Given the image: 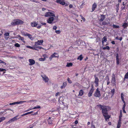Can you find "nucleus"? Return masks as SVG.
Returning <instances> with one entry per match:
<instances>
[{
	"label": "nucleus",
	"mask_w": 128,
	"mask_h": 128,
	"mask_svg": "<svg viewBox=\"0 0 128 128\" xmlns=\"http://www.w3.org/2000/svg\"><path fill=\"white\" fill-rule=\"evenodd\" d=\"M60 92H58L56 93V96H57L58 95H60Z\"/></svg>",
	"instance_id": "59"
},
{
	"label": "nucleus",
	"mask_w": 128,
	"mask_h": 128,
	"mask_svg": "<svg viewBox=\"0 0 128 128\" xmlns=\"http://www.w3.org/2000/svg\"><path fill=\"white\" fill-rule=\"evenodd\" d=\"M96 76H97L96 74H95L94 75L95 78L94 83L95 84V86L96 87L98 86H99L98 82H99V80Z\"/></svg>",
	"instance_id": "7"
},
{
	"label": "nucleus",
	"mask_w": 128,
	"mask_h": 128,
	"mask_svg": "<svg viewBox=\"0 0 128 128\" xmlns=\"http://www.w3.org/2000/svg\"><path fill=\"white\" fill-rule=\"evenodd\" d=\"M121 120H118V122L117 124V128H120L121 126Z\"/></svg>",
	"instance_id": "24"
},
{
	"label": "nucleus",
	"mask_w": 128,
	"mask_h": 128,
	"mask_svg": "<svg viewBox=\"0 0 128 128\" xmlns=\"http://www.w3.org/2000/svg\"><path fill=\"white\" fill-rule=\"evenodd\" d=\"M56 2L62 5H64V0H56Z\"/></svg>",
	"instance_id": "16"
},
{
	"label": "nucleus",
	"mask_w": 128,
	"mask_h": 128,
	"mask_svg": "<svg viewBox=\"0 0 128 128\" xmlns=\"http://www.w3.org/2000/svg\"><path fill=\"white\" fill-rule=\"evenodd\" d=\"M40 106H36L34 107L31 108L30 110H32V109H36L37 108H40Z\"/></svg>",
	"instance_id": "34"
},
{
	"label": "nucleus",
	"mask_w": 128,
	"mask_h": 128,
	"mask_svg": "<svg viewBox=\"0 0 128 128\" xmlns=\"http://www.w3.org/2000/svg\"><path fill=\"white\" fill-rule=\"evenodd\" d=\"M128 79V72L124 76V79Z\"/></svg>",
	"instance_id": "36"
},
{
	"label": "nucleus",
	"mask_w": 128,
	"mask_h": 128,
	"mask_svg": "<svg viewBox=\"0 0 128 128\" xmlns=\"http://www.w3.org/2000/svg\"><path fill=\"white\" fill-rule=\"evenodd\" d=\"M91 128H96L95 126L92 123L91 124Z\"/></svg>",
	"instance_id": "48"
},
{
	"label": "nucleus",
	"mask_w": 128,
	"mask_h": 128,
	"mask_svg": "<svg viewBox=\"0 0 128 128\" xmlns=\"http://www.w3.org/2000/svg\"><path fill=\"white\" fill-rule=\"evenodd\" d=\"M100 109L102 110V113L106 121L108 120L110 117V116L108 115V110L109 108L110 109V108L108 106H106L101 104H99L97 105Z\"/></svg>",
	"instance_id": "1"
},
{
	"label": "nucleus",
	"mask_w": 128,
	"mask_h": 128,
	"mask_svg": "<svg viewBox=\"0 0 128 128\" xmlns=\"http://www.w3.org/2000/svg\"><path fill=\"white\" fill-rule=\"evenodd\" d=\"M4 70H6L5 69L3 68H0V71H3Z\"/></svg>",
	"instance_id": "56"
},
{
	"label": "nucleus",
	"mask_w": 128,
	"mask_h": 128,
	"mask_svg": "<svg viewBox=\"0 0 128 128\" xmlns=\"http://www.w3.org/2000/svg\"><path fill=\"white\" fill-rule=\"evenodd\" d=\"M116 64L117 65H118L119 64V62L118 55V54H116Z\"/></svg>",
	"instance_id": "18"
},
{
	"label": "nucleus",
	"mask_w": 128,
	"mask_h": 128,
	"mask_svg": "<svg viewBox=\"0 0 128 128\" xmlns=\"http://www.w3.org/2000/svg\"><path fill=\"white\" fill-rule=\"evenodd\" d=\"M111 43L112 44H115V42L114 41H112L111 42Z\"/></svg>",
	"instance_id": "60"
},
{
	"label": "nucleus",
	"mask_w": 128,
	"mask_h": 128,
	"mask_svg": "<svg viewBox=\"0 0 128 128\" xmlns=\"http://www.w3.org/2000/svg\"><path fill=\"white\" fill-rule=\"evenodd\" d=\"M54 57H56L54 56V54L52 55L51 56L49 57V59L51 60L52 58Z\"/></svg>",
	"instance_id": "37"
},
{
	"label": "nucleus",
	"mask_w": 128,
	"mask_h": 128,
	"mask_svg": "<svg viewBox=\"0 0 128 128\" xmlns=\"http://www.w3.org/2000/svg\"><path fill=\"white\" fill-rule=\"evenodd\" d=\"M94 87L92 84L91 85V88L89 91V92L88 93V97L91 96L94 90Z\"/></svg>",
	"instance_id": "5"
},
{
	"label": "nucleus",
	"mask_w": 128,
	"mask_h": 128,
	"mask_svg": "<svg viewBox=\"0 0 128 128\" xmlns=\"http://www.w3.org/2000/svg\"><path fill=\"white\" fill-rule=\"evenodd\" d=\"M48 123L49 124H52V121L51 120H48Z\"/></svg>",
	"instance_id": "46"
},
{
	"label": "nucleus",
	"mask_w": 128,
	"mask_h": 128,
	"mask_svg": "<svg viewBox=\"0 0 128 128\" xmlns=\"http://www.w3.org/2000/svg\"><path fill=\"white\" fill-rule=\"evenodd\" d=\"M124 94L123 93H122L121 94V96L122 100H124Z\"/></svg>",
	"instance_id": "38"
},
{
	"label": "nucleus",
	"mask_w": 128,
	"mask_h": 128,
	"mask_svg": "<svg viewBox=\"0 0 128 128\" xmlns=\"http://www.w3.org/2000/svg\"><path fill=\"white\" fill-rule=\"evenodd\" d=\"M69 4V2H68V3H66L64 2V6H67Z\"/></svg>",
	"instance_id": "53"
},
{
	"label": "nucleus",
	"mask_w": 128,
	"mask_h": 128,
	"mask_svg": "<svg viewBox=\"0 0 128 128\" xmlns=\"http://www.w3.org/2000/svg\"><path fill=\"white\" fill-rule=\"evenodd\" d=\"M54 17H50L47 20V22L49 24H52L55 23V22H53L54 18Z\"/></svg>",
	"instance_id": "6"
},
{
	"label": "nucleus",
	"mask_w": 128,
	"mask_h": 128,
	"mask_svg": "<svg viewBox=\"0 0 128 128\" xmlns=\"http://www.w3.org/2000/svg\"><path fill=\"white\" fill-rule=\"evenodd\" d=\"M38 114V112H34V113L32 114L31 115L34 116L36 114Z\"/></svg>",
	"instance_id": "52"
},
{
	"label": "nucleus",
	"mask_w": 128,
	"mask_h": 128,
	"mask_svg": "<svg viewBox=\"0 0 128 128\" xmlns=\"http://www.w3.org/2000/svg\"><path fill=\"white\" fill-rule=\"evenodd\" d=\"M54 56L56 57H58V54L56 53H54Z\"/></svg>",
	"instance_id": "47"
},
{
	"label": "nucleus",
	"mask_w": 128,
	"mask_h": 128,
	"mask_svg": "<svg viewBox=\"0 0 128 128\" xmlns=\"http://www.w3.org/2000/svg\"><path fill=\"white\" fill-rule=\"evenodd\" d=\"M95 97L100 98L101 96L100 92L99 90V88H97L94 94Z\"/></svg>",
	"instance_id": "4"
},
{
	"label": "nucleus",
	"mask_w": 128,
	"mask_h": 128,
	"mask_svg": "<svg viewBox=\"0 0 128 128\" xmlns=\"http://www.w3.org/2000/svg\"><path fill=\"white\" fill-rule=\"evenodd\" d=\"M13 122H14V120L13 118H12L11 119H10V120H9L8 122H6V124H10Z\"/></svg>",
	"instance_id": "30"
},
{
	"label": "nucleus",
	"mask_w": 128,
	"mask_h": 128,
	"mask_svg": "<svg viewBox=\"0 0 128 128\" xmlns=\"http://www.w3.org/2000/svg\"><path fill=\"white\" fill-rule=\"evenodd\" d=\"M2 63L4 64V65L6 64V63L5 62L0 60V63Z\"/></svg>",
	"instance_id": "50"
},
{
	"label": "nucleus",
	"mask_w": 128,
	"mask_h": 128,
	"mask_svg": "<svg viewBox=\"0 0 128 128\" xmlns=\"http://www.w3.org/2000/svg\"><path fill=\"white\" fill-rule=\"evenodd\" d=\"M56 32L57 34H60V30H56L55 31Z\"/></svg>",
	"instance_id": "44"
},
{
	"label": "nucleus",
	"mask_w": 128,
	"mask_h": 128,
	"mask_svg": "<svg viewBox=\"0 0 128 128\" xmlns=\"http://www.w3.org/2000/svg\"><path fill=\"white\" fill-rule=\"evenodd\" d=\"M33 112L32 111H31V112H27V113H26V115H28V114H31Z\"/></svg>",
	"instance_id": "49"
},
{
	"label": "nucleus",
	"mask_w": 128,
	"mask_h": 128,
	"mask_svg": "<svg viewBox=\"0 0 128 128\" xmlns=\"http://www.w3.org/2000/svg\"><path fill=\"white\" fill-rule=\"evenodd\" d=\"M122 111L121 110H120V115L119 117V120H121L122 118Z\"/></svg>",
	"instance_id": "25"
},
{
	"label": "nucleus",
	"mask_w": 128,
	"mask_h": 128,
	"mask_svg": "<svg viewBox=\"0 0 128 128\" xmlns=\"http://www.w3.org/2000/svg\"><path fill=\"white\" fill-rule=\"evenodd\" d=\"M110 23L109 21L108 20V19L106 18L104 21L102 22L101 26L108 25L110 24Z\"/></svg>",
	"instance_id": "10"
},
{
	"label": "nucleus",
	"mask_w": 128,
	"mask_h": 128,
	"mask_svg": "<svg viewBox=\"0 0 128 128\" xmlns=\"http://www.w3.org/2000/svg\"><path fill=\"white\" fill-rule=\"evenodd\" d=\"M43 80L46 82H48L49 81V79L48 77L46 75H41Z\"/></svg>",
	"instance_id": "9"
},
{
	"label": "nucleus",
	"mask_w": 128,
	"mask_h": 128,
	"mask_svg": "<svg viewBox=\"0 0 128 128\" xmlns=\"http://www.w3.org/2000/svg\"><path fill=\"white\" fill-rule=\"evenodd\" d=\"M18 36L19 40H21L23 43L25 42V41L24 40V39L23 37L21 36L20 35Z\"/></svg>",
	"instance_id": "19"
},
{
	"label": "nucleus",
	"mask_w": 128,
	"mask_h": 128,
	"mask_svg": "<svg viewBox=\"0 0 128 128\" xmlns=\"http://www.w3.org/2000/svg\"><path fill=\"white\" fill-rule=\"evenodd\" d=\"M84 93V92L82 90H80L79 91L78 96H82L83 94Z\"/></svg>",
	"instance_id": "23"
},
{
	"label": "nucleus",
	"mask_w": 128,
	"mask_h": 128,
	"mask_svg": "<svg viewBox=\"0 0 128 128\" xmlns=\"http://www.w3.org/2000/svg\"><path fill=\"white\" fill-rule=\"evenodd\" d=\"M38 24L35 22H33L31 23V25L32 27H36L38 25Z\"/></svg>",
	"instance_id": "20"
},
{
	"label": "nucleus",
	"mask_w": 128,
	"mask_h": 128,
	"mask_svg": "<svg viewBox=\"0 0 128 128\" xmlns=\"http://www.w3.org/2000/svg\"><path fill=\"white\" fill-rule=\"evenodd\" d=\"M100 18L99 19V20L100 22H103L105 19V16L104 14H101Z\"/></svg>",
	"instance_id": "12"
},
{
	"label": "nucleus",
	"mask_w": 128,
	"mask_h": 128,
	"mask_svg": "<svg viewBox=\"0 0 128 128\" xmlns=\"http://www.w3.org/2000/svg\"><path fill=\"white\" fill-rule=\"evenodd\" d=\"M22 34L24 35L25 36H27L28 35V34L26 32H22Z\"/></svg>",
	"instance_id": "39"
},
{
	"label": "nucleus",
	"mask_w": 128,
	"mask_h": 128,
	"mask_svg": "<svg viewBox=\"0 0 128 128\" xmlns=\"http://www.w3.org/2000/svg\"><path fill=\"white\" fill-rule=\"evenodd\" d=\"M74 124H77L78 123V122L77 120H76L74 122Z\"/></svg>",
	"instance_id": "63"
},
{
	"label": "nucleus",
	"mask_w": 128,
	"mask_h": 128,
	"mask_svg": "<svg viewBox=\"0 0 128 128\" xmlns=\"http://www.w3.org/2000/svg\"><path fill=\"white\" fill-rule=\"evenodd\" d=\"M81 16L82 17V19L83 20L84 22L85 20V18L83 17L82 15L80 16Z\"/></svg>",
	"instance_id": "51"
},
{
	"label": "nucleus",
	"mask_w": 128,
	"mask_h": 128,
	"mask_svg": "<svg viewBox=\"0 0 128 128\" xmlns=\"http://www.w3.org/2000/svg\"><path fill=\"white\" fill-rule=\"evenodd\" d=\"M41 24L42 25H46V23H41Z\"/></svg>",
	"instance_id": "62"
},
{
	"label": "nucleus",
	"mask_w": 128,
	"mask_h": 128,
	"mask_svg": "<svg viewBox=\"0 0 128 128\" xmlns=\"http://www.w3.org/2000/svg\"><path fill=\"white\" fill-rule=\"evenodd\" d=\"M33 101V100L28 101L27 102H26V101H21L19 102V104H22V103H24L25 102H27V103H29L30 102H32Z\"/></svg>",
	"instance_id": "27"
},
{
	"label": "nucleus",
	"mask_w": 128,
	"mask_h": 128,
	"mask_svg": "<svg viewBox=\"0 0 128 128\" xmlns=\"http://www.w3.org/2000/svg\"><path fill=\"white\" fill-rule=\"evenodd\" d=\"M97 6V4L96 3H94L92 4V12L94 11Z\"/></svg>",
	"instance_id": "14"
},
{
	"label": "nucleus",
	"mask_w": 128,
	"mask_h": 128,
	"mask_svg": "<svg viewBox=\"0 0 128 128\" xmlns=\"http://www.w3.org/2000/svg\"><path fill=\"white\" fill-rule=\"evenodd\" d=\"M128 26V23H127L125 22L122 25V27L124 29L126 28Z\"/></svg>",
	"instance_id": "22"
},
{
	"label": "nucleus",
	"mask_w": 128,
	"mask_h": 128,
	"mask_svg": "<svg viewBox=\"0 0 128 128\" xmlns=\"http://www.w3.org/2000/svg\"><path fill=\"white\" fill-rule=\"evenodd\" d=\"M115 90L114 89V88L113 89L111 90L110 92L111 94V95L112 97V96L114 95L115 93Z\"/></svg>",
	"instance_id": "26"
},
{
	"label": "nucleus",
	"mask_w": 128,
	"mask_h": 128,
	"mask_svg": "<svg viewBox=\"0 0 128 128\" xmlns=\"http://www.w3.org/2000/svg\"><path fill=\"white\" fill-rule=\"evenodd\" d=\"M75 85L78 87H79L80 86V84L78 82L76 83L75 84Z\"/></svg>",
	"instance_id": "45"
},
{
	"label": "nucleus",
	"mask_w": 128,
	"mask_h": 128,
	"mask_svg": "<svg viewBox=\"0 0 128 128\" xmlns=\"http://www.w3.org/2000/svg\"><path fill=\"white\" fill-rule=\"evenodd\" d=\"M83 57L82 54L79 56L77 58L78 60H82L83 59Z\"/></svg>",
	"instance_id": "28"
},
{
	"label": "nucleus",
	"mask_w": 128,
	"mask_h": 128,
	"mask_svg": "<svg viewBox=\"0 0 128 128\" xmlns=\"http://www.w3.org/2000/svg\"><path fill=\"white\" fill-rule=\"evenodd\" d=\"M112 27L114 28H120V27L119 26L115 25L114 24H113V25H112Z\"/></svg>",
	"instance_id": "33"
},
{
	"label": "nucleus",
	"mask_w": 128,
	"mask_h": 128,
	"mask_svg": "<svg viewBox=\"0 0 128 128\" xmlns=\"http://www.w3.org/2000/svg\"><path fill=\"white\" fill-rule=\"evenodd\" d=\"M43 42V40H38L37 42H35L34 47H36V48H43L38 46L42 44Z\"/></svg>",
	"instance_id": "3"
},
{
	"label": "nucleus",
	"mask_w": 128,
	"mask_h": 128,
	"mask_svg": "<svg viewBox=\"0 0 128 128\" xmlns=\"http://www.w3.org/2000/svg\"><path fill=\"white\" fill-rule=\"evenodd\" d=\"M6 119V118L4 117H2L0 118V123L4 120Z\"/></svg>",
	"instance_id": "35"
},
{
	"label": "nucleus",
	"mask_w": 128,
	"mask_h": 128,
	"mask_svg": "<svg viewBox=\"0 0 128 128\" xmlns=\"http://www.w3.org/2000/svg\"><path fill=\"white\" fill-rule=\"evenodd\" d=\"M45 16L46 17H48L49 16L50 17H51V16L55 17V14L52 12H48L46 13Z\"/></svg>",
	"instance_id": "8"
},
{
	"label": "nucleus",
	"mask_w": 128,
	"mask_h": 128,
	"mask_svg": "<svg viewBox=\"0 0 128 128\" xmlns=\"http://www.w3.org/2000/svg\"><path fill=\"white\" fill-rule=\"evenodd\" d=\"M29 61L30 63L29 64L30 65H33L35 63V61L33 59H29Z\"/></svg>",
	"instance_id": "15"
},
{
	"label": "nucleus",
	"mask_w": 128,
	"mask_h": 128,
	"mask_svg": "<svg viewBox=\"0 0 128 128\" xmlns=\"http://www.w3.org/2000/svg\"><path fill=\"white\" fill-rule=\"evenodd\" d=\"M123 110V112L124 113H126V112L125 110V109H122Z\"/></svg>",
	"instance_id": "64"
},
{
	"label": "nucleus",
	"mask_w": 128,
	"mask_h": 128,
	"mask_svg": "<svg viewBox=\"0 0 128 128\" xmlns=\"http://www.w3.org/2000/svg\"><path fill=\"white\" fill-rule=\"evenodd\" d=\"M72 65L73 64L72 62H68L66 66L67 67H69L72 66Z\"/></svg>",
	"instance_id": "29"
},
{
	"label": "nucleus",
	"mask_w": 128,
	"mask_h": 128,
	"mask_svg": "<svg viewBox=\"0 0 128 128\" xmlns=\"http://www.w3.org/2000/svg\"><path fill=\"white\" fill-rule=\"evenodd\" d=\"M116 76L115 74H113L111 80V82L113 84H115L116 83Z\"/></svg>",
	"instance_id": "11"
},
{
	"label": "nucleus",
	"mask_w": 128,
	"mask_h": 128,
	"mask_svg": "<svg viewBox=\"0 0 128 128\" xmlns=\"http://www.w3.org/2000/svg\"><path fill=\"white\" fill-rule=\"evenodd\" d=\"M107 41V38L106 36H104L102 39V44L103 45L104 42H106Z\"/></svg>",
	"instance_id": "21"
},
{
	"label": "nucleus",
	"mask_w": 128,
	"mask_h": 128,
	"mask_svg": "<svg viewBox=\"0 0 128 128\" xmlns=\"http://www.w3.org/2000/svg\"><path fill=\"white\" fill-rule=\"evenodd\" d=\"M105 79L106 80H110V78L108 76H106L105 78Z\"/></svg>",
	"instance_id": "43"
},
{
	"label": "nucleus",
	"mask_w": 128,
	"mask_h": 128,
	"mask_svg": "<svg viewBox=\"0 0 128 128\" xmlns=\"http://www.w3.org/2000/svg\"><path fill=\"white\" fill-rule=\"evenodd\" d=\"M73 5L72 4H70L69 6V7L70 8L73 7Z\"/></svg>",
	"instance_id": "58"
},
{
	"label": "nucleus",
	"mask_w": 128,
	"mask_h": 128,
	"mask_svg": "<svg viewBox=\"0 0 128 128\" xmlns=\"http://www.w3.org/2000/svg\"><path fill=\"white\" fill-rule=\"evenodd\" d=\"M10 33L8 32L5 33L4 34V36L5 39L6 40H8L9 38V36Z\"/></svg>",
	"instance_id": "17"
},
{
	"label": "nucleus",
	"mask_w": 128,
	"mask_h": 128,
	"mask_svg": "<svg viewBox=\"0 0 128 128\" xmlns=\"http://www.w3.org/2000/svg\"><path fill=\"white\" fill-rule=\"evenodd\" d=\"M18 116V115H17L15 117L13 118L14 120V121H16L18 119H20V117L19 118H17V117Z\"/></svg>",
	"instance_id": "32"
},
{
	"label": "nucleus",
	"mask_w": 128,
	"mask_h": 128,
	"mask_svg": "<svg viewBox=\"0 0 128 128\" xmlns=\"http://www.w3.org/2000/svg\"><path fill=\"white\" fill-rule=\"evenodd\" d=\"M106 81L107 82V85H108L110 83V82L109 81V80H107Z\"/></svg>",
	"instance_id": "55"
},
{
	"label": "nucleus",
	"mask_w": 128,
	"mask_h": 128,
	"mask_svg": "<svg viewBox=\"0 0 128 128\" xmlns=\"http://www.w3.org/2000/svg\"><path fill=\"white\" fill-rule=\"evenodd\" d=\"M57 27H56V26H54V27H53V29L54 30H56L57 29Z\"/></svg>",
	"instance_id": "54"
},
{
	"label": "nucleus",
	"mask_w": 128,
	"mask_h": 128,
	"mask_svg": "<svg viewBox=\"0 0 128 128\" xmlns=\"http://www.w3.org/2000/svg\"><path fill=\"white\" fill-rule=\"evenodd\" d=\"M27 36H28V37L30 40H33L34 39V37L32 36V35L28 34Z\"/></svg>",
	"instance_id": "31"
},
{
	"label": "nucleus",
	"mask_w": 128,
	"mask_h": 128,
	"mask_svg": "<svg viewBox=\"0 0 128 128\" xmlns=\"http://www.w3.org/2000/svg\"><path fill=\"white\" fill-rule=\"evenodd\" d=\"M59 102L61 104H64V99L62 97L60 96V97L59 99L58 100Z\"/></svg>",
	"instance_id": "13"
},
{
	"label": "nucleus",
	"mask_w": 128,
	"mask_h": 128,
	"mask_svg": "<svg viewBox=\"0 0 128 128\" xmlns=\"http://www.w3.org/2000/svg\"><path fill=\"white\" fill-rule=\"evenodd\" d=\"M126 106V104H124L122 106V109H125V107Z\"/></svg>",
	"instance_id": "57"
},
{
	"label": "nucleus",
	"mask_w": 128,
	"mask_h": 128,
	"mask_svg": "<svg viewBox=\"0 0 128 128\" xmlns=\"http://www.w3.org/2000/svg\"><path fill=\"white\" fill-rule=\"evenodd\" d=\"M67 80L69 83L71 84L72 83V81L70 80L69 78H68Z\"/></svg>",
	"instance_id": "42"
},
{
	"label": "nucleus",
	"mask_w": 128,
	"mask_h": 128,
	"mask_svg": "<svg viewBox=\"0 0 128 128\" xmlns=\"http://www.w3.org/2000/svg\"><path fill=\"white\" fill-rule=\"evenodd\" d=\"M46 58L44 57V58H39V60L40 61H44L45 60Z\"/></svg>",
	"instance_id": "40"
},
{
	"label": "nucleus",
	"mask_w": 128,
	"mask_h": 128,
	"mask_svg": "<svg viewBox=\"0 0 128 128\" xmlns=\"http://www.w3.org/2000/svg\"><path fill=\"white\" fill-rule=\"evenodd\" d=\"M14 46L17 47H19L20 46V45L18 43H16L15 44Z\"/></svg>",
	"instance_id": "41"
},
{
	"label": "nucleus",
	"mask_w": 128,
	"mask_h": 128,
	"mask_svg": "<svg viewBox=\"0 0 128 128\" xmlns=\"http://www.w3.org/2000/svg\"><path fill=\"white\" fill-rule=\"evenodd\" d=\"M41 25L37 27V28L38 29H40L41 28Z\"/></svg>",
	"instance_id": "61"
},
{
	"label": "nucleus",
	"mask_w": 128,
	"mask_h": 128,
	"mask_svg": "<svg viewBox=\"0 0 128 128\" xmlns=\"http://www.w3.org/2000/svg\"><path fill=\"white\" fill-rule=\"evenodd\" d=\"M14 22H12L11 24L13 26L17 25L22 24L24 23V22L22 20L19 19H16L14 20Z\"/></svg>",
	"instance_id": "2"
}]
</instances>
